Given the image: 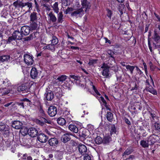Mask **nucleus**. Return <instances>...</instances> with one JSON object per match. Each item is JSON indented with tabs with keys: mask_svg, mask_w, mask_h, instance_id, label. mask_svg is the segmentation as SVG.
Wrapping results in <instances>:
<instances>
[{
	"mask_svg": "<svg viewBox=\"0 0 160 160\" xmlns=\"http://www.w3.org/2000/svg\"><path fill=\"white\" fill-rule=\"evenodd\" d=\"M125 122L128 125L131 124V122L127 118H125Z\"/></svg>",
	"mask_w": 160,
	"mask_h": 160,
	"instance_id": "nucleus-61",
	"label": "nucleus"
},
{
	"mask_svg": "<svg viewBox=\"0 0 160 160\" xmlns=\"http://www.w3.org/2000/svg\"><path fill=\"white\" fill-rule=\"evenodd\" d=\"M57 109L56 107L53 106L49 107L48 111V115L51 117L55 116L57 113Z\"/></svg>",
	"mask_w": 160,
	"mask_h": 160,
	"instance_id": "nucleus-6",
	"label": "nucleus"
},
{
	"mask_svg": "<svg viewBox=\"0 0 160 160\" xmlns=\"http://www.w3.org/2000/svg\"><path fill=\"white\" fill-rule=\"evenodd\" d=\"M109 130L111 134H112L114 133H116V130L115 125H111L109 127Z\"/></svg>",
	"mask_w": 160,
	"mask_h": 160,
	"instance_id": "nucleus-30",
	"label": "nucleus"
},
{
	"mask_svg": "<svg viewBox=\"0 0 160 160\" xmlns=\"http://www.w3.org/2000/svg\"><path fill=\"white\" fill-rule=\"evenodd\" d=\"M70 77L74 79V81H76V82H79V78L78 76H75L73 75H70Z\"/></svg>",
	"mask_w": 160,
	"mask_h": 160,
	"instance_id": "nucleus-48",
	"label": "nucleus"
},
{
	"mask_svg": "<svg viewBox=\"0 0 160 160\" xmlns=\"http://www.w3.org/2000/svg\"><path fill=\"white\" fill-rule=\"evenodd\" d=\"M32 4L31 2H23V6L22 8L26 7L27 8V11H29L32 9Z\"/></svg>",
	"mask_w": 160,
	"mask_h": 160,
	"instance_id": "nucleus-26",
	"label": "nucleus"
},
{
	"mask_svg": "<svg viewBox=\"0 0 160 160\" xmlns=\"http://www.w3.org/2000/svg\"><path fill=\"white\" fill-rule=\"evenodd\" d=\"M103 141L102 138L99 136L97 137L95 139V143L98 144L101 143Z\"/></svg>",
	"mask_w": 160,
	"mask_h": 160,
	"instance_id": "nucleus-45",
	"label": "nucleus"
},
{
	"mask_svg": "<svg viewBox=\"0 0 160 160\" xmlns=\"http://www.w3.org/2000/svg\"><path fill=\"white\" fill-rule=\"evenodd\" d=\"M12 103V102H11L9 103H8L4 105V106L6 107H8L10 105H11Z\"/></svg>",
	"mask_w": 160,
	"mask_h": 160,
	"instance_id": "nucleus-64",
	"label": "nucleus"
},
{
	"mask_svg": "<svg viewBox=\"0 0 160 160\" xmlns=\"http://www.w3.org/2000/svg\"><path fill=\"white\" fill-rule=\"evenodd\" d=\"M12 35L16 39L18 40L21 39L23 37V35L21 33V32H20L18 30L14 31L12 34Z\"/></svg>",
	"mask_w": 160,
	"mask_h": 160,
	"instance_id": "nucleus-12",
	"label": "nucleus"
},
{
	"mask_svg": "<svg viewBox=\"0 0 160 160\" xmlns=\"http://www.w3.org/2000/svg\"><path fill=\"white\" fill-rule=\"evenodd\" d=\"M63 154L64 152L63 151H57L55 155V157L58 159L61 160L63 158Z\"/></svg>",
	"mask_w": 160,
	"mask_h": 160,
	"instance_id": "nucleus-24",
	"label": "nucleus"
},
{
	"mask_svg": "<svg viewBox=\"0 0 160 160\" xmlns=\"http://www.w3.org/2000/svg\"><path fill=\"white\" fill-rule=\"evenodd\" d=\"M150 80H149L148 79H147L146 81L145 82V85L146 87H148L149 86H150V82H152L153 85H154V82L152 79V78L151 75H150Z\"/></svg>",
	"mask_w": 160,
	"mask_h": 160,
	"instance_id": "nucleus-38",
	"label": "nucleus"
},
{
	"mask_svg": "<svg viewBox=\"0 0 160 160\" xmlns=\"http://www.w3.org/2000/svg\"><path fill=\"white\" fill-rule=\"evenodd\" d=\"M154 35L153 36V39L154 42L158 43L160 41V36L158 34L156 33V31L154 32Z\"/></svg>",
	"mask_w": 160,
	"mask_h": 160,
	"instance_id": "nucleus-28",
	"label": "nucleus"
},
{
	"mask_svg": "<svg viewBox=\"0 0 160 160\" xmlns=\"http://www.w3.org/2000/svg\"><path fill=\"white\" fill-rule=\"evenodd\" d=\"M51 123L50 121L47 119V116L41 107V126L46 127V123L49 124Z\"/></svg>",
	"mask_w": 160,
	"mask_h": 160,
	"instance_id": "nucleus-3",
	"label": "nucleus"
},
{
	"mask_svg": "<svg viewBox=\"0 0 160 160\" xmlns=\"http://www.w3.org/2000/svg\"><path fill=\"white\" fill-rule=\"evenodd\" d=\"M30 25V28L32 30L36 29L38 27V24L35 21H31Z\"/></svg>",
	"mask_w": 160,
	"mask_h": 160,
	"instance_id": "nucleus-35",
	"label": "nucleus"
},
{
	"mask_svg": "<svg viewBox=\"0 0 160 160\" xmlns=\"http://www.w3.org/2000/svg\"><path fill=\"white\" fill-rule=\"evenodd\" d=\"M78 149L79 152L82 155L86 154L87 149L86 146L84 144H80L78 146Z\"/></svg>",
	"mask_w": 160,
	"mask_h": 160,
	"instance_id": "nucleus-7",
	"label": "nucleus"
},
{
	"mask_svg": "<svg viewBox=\"0 0 160 160\" xmlns=\"http://www.w3.org/2000/svg\"><path fill=\"white\" fill-rule=\"evenodd\" d=\"M150 116H151V117L153 119H154V118H155L156 117V115L155 114V113L153 112H151L150 113Z\"/></svg>",
	"mask_w": 160,
	"mask_h": 160,
	"instance_id": "nucleus-60",
	"label": "nucleus"
},
{
	"mask_svg": "<svg viewBox=\"0 0 160 160\" xmlns=\"http://www.w3.org/2000/svg\"><path fill=\"white\" fill-rule=\"evenodd\" d=\"M22 123L18 121H14L12 124V126L13 128L16 129H20L22 126Z\"/></svg>",
	"mask_w": 160,
	"mask_h": 160,
	"instance_id": "nucleus-10",
	"label": "nucleus"
},
{
	"mask_svg": "<svg viewBox=\"0 0 160 160\" xmlns=\"http://www.w3.org/2000/svg\"><path fill=\"white\" fill-rule=\"evenodd\" d=\"M35 11H37L38 12L40 11L39 9V5L37 3L36 0H35Z\"/></svg>",
	"mask_w": 160,
	"mask_h": 160,
	"instance_id": "nucleus-52",
	"label": "nucleus"
},
{
	"mask_svg": "<svg viewBox=\"0 0 160 160\" xmlns=\"http://www.w3.org/2000/svg\"><path fill=\"white\" fill-rule=\"evenodd\" d=\"M38 72L37 69L35 68H32L30 72V76L33 79H35L37 77Z\"/></svg>",
	"mask_w": 160,
	"mask_h": 160,
	"instance_id": "nucleus-16",
	"label": "nucleus"
},
{
	"mask_svg": "<svg viewBox=\"0 0 160 160\" xmlns=\"http://www.w3.org/2000/svg\"><path fill=\"white\" fill-rule=\"evenodd\" d=\"M67 77L65 75H62L58 77L57 80L60 82L62 83L67 79Z\"/></svg>",
	"mask_w": 160,
	"mask_h": 160,
	"instance_id": "nucleus-39",
	"label": "nucleus"
},
{
	"mask_svg": "<svg viewBox=\"0 0 160 160\" xmlns=\"http://www.w3.org/2000/svg\"><path fill=\"white\" fill-rule=\"evenodd\" d=\"M36 50L37 51V56L38 57V56H40V52H39V47H38V48H37V49H36Z\"/></svg>",
	"mask_w": 160,
	"mask_h": 160,
	"instance_id": "nucleus-62",
	"label": "nucleus"
},
{
	"mask_svg": "<svg viewBox=\"0 0 160 160\" xmlns=\"http://www.w3.org/2000/svg\"><path fill=\"white\" fill-rule=\"evenodd\" d=\"M97 59H90L88 64L90 66H93L97 63Z\"/></svg>",
	"mask_w": 160,
	"mask_h": 160,
	"instance_id": "nucleus-46",
	"label": "nucleus"
},
{
	"mask_svg": "<svg viewBox=\"0 0 160 160\" xmlns=\"http://www.w3.org/2000/svg\"><path fill=\"white\" fill-rule=\"evenodd\" d=\"M43 48L44 49H49L52 51H54L55 50V45H52L51 43L45 47H44Z\"/></svg>",
	"mask_w": 160,
	"mask_h": 160,
	"instance_id": "nucleus-32",
	"label": "nucleus"
},
{
	"mask_svg": "<svg viewBox=\"0 0 160 160\" xmlns=\"http://www.w3.org/2000/svg\"><path fill=\"white\" fill-rule=\"evenodd\" d=\"M16 40V39L14 37H13V36L12 35V36L8 37L7 41V43H11L13 41H15Z\"/></svg>",
	"mask_w": 160,
	"mask_h": 160,
	"instance_id": "nucleus-49",
	"label": "nucleus"
},
{
	"mask_svg": "<svg viewBox=\"0 0 160 160\" xmlns=\"http://www.w3.org/2000/svg\"><path fill=\"white\" fill-rule=\"evenodd\" d=\"M13 5L16 8L22 7L23 6V2L19 1H17L13 3Z\"/></svg>",
	"mask_w": 160,
	"mask_h": 160,
	"instance_id": "nucleus-29",
	"label": "nucleus"
},
{
	"mask_svg": "<svg viewBox=\"0 0 160 160\" xmlns=\"http://www.w3.org/2000/svg\"><path fill=\"white\" fill-rule=\"evenodd\" d=\"M49 20L52 22H55L57 20V18L55 15L52 12H50L48 14Z\"/></svg>",
	"mask_w": 160,
	"mask_h": 160,
	"instance_id": "nucleus-15",
	"label": "nucleus"
},
{
	"mask_svg": "<svg viewBox=\"0 0 160 160\" xmlns=\"http://www.w3.org/2000/svg\"><path fill=\"white\" fill-rule=\"evenodd\" d=\"M132 151L133 150L132 148H128L125 151L122 155V156H124L125 155H128L130 154Z\"/></svg>",
	"mask_w": 160,
	"mask_h": 160,
	"instance_id": "nucleus-43",
	"label": "nucleus"
},
{
	"mask_svg": "<svg viewBox=\"0 0 160 160\" xmlns=\"http://www.w3.org/2000/svg\"><path fill=\"white\" fill-rule=\"evenodd\" d=\"M89 134V131L87 130L84 129L82 132H80L79 136L81 137L86 138L88 137Z\"/></svg>",
	"mask_w": 160,
	"mask_h": 160,
	"instance_id": "nucleus-20",
	"label": "nucleus"
},
{
	"mask_svg": "<svg viewBox=\"0 0 160 160\" xmlns=\"http://www.w3.org/2000/svg\"><path fill=\"white\" fill-rule=\"evenodd\" d=\"M17 104L19 106H21V108H24V103L23 102H18Z\"/></svg>",
	"mask_w": 160,
	"mask_h": 160,
	"instance_id": "nucleus-58",
	"label": "nucleus"
},
{
	"mask_svg": "<svg viewBox=\"0 0 160 160\" xmlns=\"http://www.w3.org/2000/svg\"><path fill=\"white\" fill-rule=\"evenodd\" d=\"M44 96L46 99L48 101L52 100L54 97L53 93L51 91L46 93L44 94Z\"/></svg>",
	"mask_w": 160,
	"mask_h": 160,
	"instance_id": "nucleus-13",
	"label": "nucleus"
},
{
	"mask_svg": "<svg viewBox=\"0 0 160 160\" xmlns=\"http://www.w3.org/2000/svg\"><path fill=\"white\" fill-rule=\"evenodd\" d=\"M28 133L31 137H34L37 135L38 132L36 128H31L28 130Z\"/></svg>",
	"mask_w": 160,
	"mask_h": 160,
	"instance_id": "nucleus-9",
	"label": "nucleus"
},
{
	"mask_svg": "<svg viewBox=\"0 0 160 160\" xmlns=\"http://www.w3.org/2000/svg\"><path fill=\"white\" fill-rule=\"evenodd\" d=\"M135 68H136L137 72L138 74L140 75L142 73V72L140 69L137 66H135Z\"/></svg>",
	"mask_w": 160,
	"mask_h": 160,
	"instance_id": "nucleus-54",
	"label": "nucleus"
},
{
	"mask_svg": "<svg viewBox=\"0 0 160 160\" xmlns=\"http://www.w3.org/2000/svg\"><path fill=\"white\" fill-rule=\"evenodd\" d=\"M143 65L144 66V69L145 70V71L146 74L147 76V67L146 64L145 63L143 62Z\"/></svg>",
	"mask_w": 160,
	"mask_h": 160,
	"instance_id": "nucleus-59",
	"label": "nucleus"
},
{
	"mask_svg": "<svg viewBox=\"0 0 160 160\" xmlns=\"http://www.w3.org/2000/svg\"><path fill=\"white\" fill-rule=\"evenodd\" d=\"M89 82L90 85L92 87V88L94 91L95 93L93 94L98 99L101 103L103 104L107 109L110 111L111 109L107 105L106 102L105 100L103 97L100 94L97 89L95 86L93 85L92 82L90 81H89Z\"/></svg>",
	"mask_w": 160,
	"mask_h": 160,
	"instance_id": "nucleus-2",
	"label": "nucleus"
},
{
	"mask_svg": "<svg viewBox=\"0 0 160 160\" xmlns=\"http://www.w3.org/2000/svg\"><path fill=\"white\" fill-rule=\"evenodd\" d=\"M135 68V66H131L129 65H128L126 66L127 69L129 71L131 74H132L133 73V71Z\"/></svg>",
	"mask_w": 160,
	"mask_h": 160,
	"instance_id": "nucleus-44",
	"label": "nucleus"
},
{
	"mask_svg": "<svg viewBox=\"0 0 160 160\" xmlns=\"http://www.w3.org/2000/svg\"><path fill=\"white\" fill-rule=\"evenodd\" d=\"M51 44L53 45H56L58 42V40L57 38L55 36H53L52 37V39L51 40Z\"/></svg>",
	"mask_w": 160,
	"mask_h": 160,
	"instance_id": "nucleus-42",
	"label": "nucleus"
},
{
	"mask_svg": "<svg viewBox=\"0 0 160 160\" xmlns=\"http://www.w3.org/2000/svg\"><path fill=\"white\" fill-rule=\"evenodd\" d=\"M111 140V138L109 135L105 136L103 141L105 143H107L109 142Z\"/></svg>",
	"mask_w": 160,
	"mask_h": 160,
	"instance_id": "nucleus-51",
	"label": "nucleus"
},
{
	"mask_svg": "<svg viewBox=\"0 0 160 160\" xmlns=\"http://www.w3.org/2000/svg\"><path fill=\"white\" fill-rule=\"evenodd\" d=\"M70 80H69V82H68V81H66L64 82V84H62V87L65 89H69L70 88Z\"/></svg>",
	"mask_w": 160,
	"mask_h": 160,
	"instance_id": "nucleus-37",
	"label": "nucleus"
},
{
	"mask_svg": "<svg viewBox=\"0 0 160 160\" xmlns=\"http://www.w3.org/2000/svg\"><path fill=\"white\" fill-rule=\"evenodd\" d=\"M10 92V90L8 89L5 88H4V92L3 94H6Z\"/></svg>",
	"mask_w": 160,
	"mask_h": 160,
	"instance_id": "nucleus-57",
	"label": "nucleus"
},
{
	"mask_svg": "<svg viewBox=\"0 0 160 160\" xmlns=\"http://www.w3.org/2000/svg\"><path fill=\"white\" fill-rule=\"evenodd\" d=\"M106 118L108 121L111 122L113 118V114L111 112H107L106 114Z\"/></svg>",
	"mask_w": 160,
	"mask_h": 160,
	"instance_id": "nucleus-33",
	"label": "nucleus"
},
{
	"mask_svg": "<svg viewBox=\"0 0 160 160\" xmlns=\"http://www.w3.org/2000/svg\"><path fill=\"white\" fill-rule=\"evenodd\" d=\"M69 129L71 131L74 133H77L78 132V128L75 125L70 124L68 126Z\"/></svg>",
	"mask_w": 160,
	"mask_h": 160,
	"instance_id": "nucleus-21",
	"label": "nucleus"
},
{
	"mask_svg": "<svg viewBox=\"0 0 160 160\" xmlns=\"http://www.w3.org/2000/svg\"><path fill=\"white\" fill-rule=\"evenodd\" d=\"M140 144L142 147L144 148H148L149 145L147 140H144L140 142Z\"/></svg>",
	"mask_w": 160,
	"mask_h": 160,
	"instance_id": "nucleus-23",
	"label": "nucleus"
},
{
	"mask_svg": "<svg viewBox=\"0 0 160 160\" xmlns=\"http://www.w3.org/2000/svg\"><path fill=\"white\" fill-rule=\"evenodd\" d=\"M24 62L28 65H31L33 63L34 60L32 56L27 54L24 56Z\"/></svg>",
	"mask_w": 160,
	"mask_h": 160,
	"instance_id": "nucleus-5",
	"label": "nucleus"
},
{
	"mask_svg": "<svg viewBox=\"0 0 160 160\" xmlns=\"http://www.w3.org/2000/svg\"><path fill=\"white\" fill-rule=\"evenodd\" d=\"M57 121L58 124L62 126L65 125L66 123L65 120L62 118H58L57 119Z\"/></svg>",
	"mask_w": 160,
	"mask_h": 160,
	"instance_id": "nucleus-31",
	"label": "nucleus"
},
{
	"mask_svg": "<svg viewBox=\"0 0 160 160\" xmlns=\"http://www.w3.org/2000/svg\"><path fill=\"white\" fill-rule=\"evenodd\" d=\"M72 8H68L65 11V13L67 14L68 13H69L70 11H72Z\"/></svg>",
	"mask_w": 160,
	"mask_h": 160,
	"instance_id": "nucleus-56",
	"label": "nucleus"
},
{
	"mask_svg": "<svg viewBox=\"0 0 160 160\" xmlns=\"http://www.w3.org/2000/svg\"><path fill=\"white\" fill-rule=\"evenodd\" d=\"M82 8L72 12L71 14L72 16L77 18L81 17L84 14V11L86 12L90 7L89 3L87 0H82Z\"/></svg>",
	"mask_w": 160,
	"mask_h": 160,
	"instance_id": "nucleus-1",
	"label": "nucleus"
},
{
	"mask_svg": "<svg viewBox=\"0 0 160 160\" xmlns=\"http://www.w3.org/2000/svg\"><path fill=\"white\" fill-rule=\"evenodd\" d=\"M30 27L26 26H23L21 29V33L23 35H28L30 32Z\"/></svg>",
	"mask_w": 160,
	"mask_h": 160,
	"instance_id": "nucleus-8",
	"label": "nucleus"
},
{
	"mask_svg": "<svg viewBox=\"0 0 160 160\" xmlns=\"http://www.w3.org/2000/svg\"><path fill=\"white\" fill-rule=\"evenodd\" d=\"M110 68V66L105 63H103L101 66V68L103 69L102 72V75L105 77H108L109 75V69Z\"/></svg>",
	"mask_w": 160,
	"mask_h": 160,
	"instance_id": "nucleus-4",
	"label": "nucleus"
},
{
	"mask_svg": "<svg viewBox=\"0 0 160 160\" xmlns=\"http://www.w3.org/2000/svg\"><path fill=\"white\" fill-rule=\"evenodd\" d=\"M70 139L69 134L68 133H66L62 136L61 140L63 142H66L69 140Z\"/></svg>",
	"mask_w": 160,
	"mask_h": 160,
	"instance_id": "nucleus-22",
	"label": "nucleus"
},
{
	"mask_svg": "<svg viewBox=\"0 0 160 160\" xmlns=\"http://www.w3.org/2000/svg\"><path fill=\"white\" fill-rule=\"evenodd\" d=\"M154 126L156 130L160 131V125L159 123L155 122L154 124Z\"/></svg>",
	"mask_w": 160,
	"mask_h": 160,
	"instance_id": "nucleus-47",
	"label": "nucleus"
},
{
	"mask_svg": "<svg viewBox=\"0 0 160 160\" xmlns=\"http://www.w3.org/2000/svg\"><path fill=\"white\" fill-rule=\"evenodd\" d=\"M107 16L108 17L109 19H111V17L112 15V11L109 9H107Z\"/></svg>",
	"mask_w": 160,
	"mask_h": 160,
	"instance_id": "nucleus-50",
	"label": "nucleus"
},
{
	"mask_svg": "<svg viewBox=\"0 0 160 160\" xmlns=\"http://www.w3.org/2000/svg\"><path fill=\"white\" fill-rule=\"evenodd\" d=\"M149 27V25H148L147 24L146 25L145 28V32H147L148 31V29Z\"/></svg>",
	"mask_w": 160,
	"mask_h": 160,
	"instance_id": "nucleus-63",
	"label": "nucleus"
},
{
	"mask_svg": "<svg viewBox=\"0 0 160 160\" xmlns=\"http://www.w3.org/2000/svg\"><path fill=\"white\" fill-rule=\"evenodd\" d=\"M63 15L62 12H60L57 15V20L58 23H61L63 21Z\"/></svg>",
	"mask_w": 160,
	"mask_h": 160,
	"instance_id": "nucleus-25",
	"label": "nucleus"
},
{
	"mask_svg": "<svg viewBox=\"0 0 160 160\" xmlns=\"http://www.w3.org/2000/svg\"><path fill=\"white\" fill-rule=\"evenodd\" d=\"M4 130L5 131H8V129L6 128V124L2 122H0V131H2Z\"/></svg>",
	"mask_w": 160,
	"mask_h": 160,
	"instance_id": "nucleus-34",
	"label": "nucleus"
},
{
	"mask_svg": "<svg viewBox=\"0 0 160 160\" xmlns=\"http://www.w3.org/2000/svg\"><path fill=\"white\" fill-rule=\"evenodd\" d=\"M53 91L57 97L59 98L62 96V90L59 87L54 88Z\"/></svg>",
	"mask_w": 160,
	"mask_h": 160,
	"instance_id": "nucleus-11",
	"label": "nucleus"
},
{
	"mask_svg": "<svg viewBox=\"0 0 160 160\" xmlns=\"http://www.w3.org/2000/svg\"><path fill=\"white\" fill-rule=\"evenodd\" d=\"M108 53L110 55L111 57L114 58V57H113V55L114 54V52L110 50H108Z\"/></svg>",
	"mask_w": 160,
	"mask_h": 160,
	"instance_id": "nucleus-55",
	"label": "nucleus"
},
{
	"mask_svg": "<svg viewBox=\"0 0 160 160\" xmlns=\"http://www.w3.org/2000/svg\"><path fill=\"white\" fill-rule=\"evenodd\" d=\"M31 21H35L37 19V13L35 12L32 13L30 15Z\"/></svg>",
	"mask_w": 160,
	"mask_h": 160,
	"instance_id": "nucleus-41",
	"label": "nucleus"
},
{
	"mask_svg": "<svg viewBox=\"0 0 160 160\" xmlns=\"http://www.w3.org/2000/svg\"><path fill=\"white\" fill-rule=\"evenodd\" d=\"M28 88V85L27 84H23L18 87V92L26 91Z\"/></svg>",
	"mask_w": 160,
	"mask_h": 160,
	"instance_id": "nucleus-19",
	"label": "nucleus"
},
{
	"mask_svg": "<svg viewBox=\"0 0 160 160\" xmlns=\"http://www.w3.org/2000/svg\"><path fill=\"white\" fill-rule=\"evenodd\" d=\"M145 89L147 92H149L153 95H156L157 94V91L154 89L151 85L146 87Z\"/></svg>",
	"mask_w": 160,
	"mask_h": 160,
	"instance_id": "nucleus-14",
	"label": "nucleus"
},
{
	"mask_svg": "<svg viewBox=\"0 0 160 160\" xmlns=\"http://www.w3.org/2000/svg\"><path fill=\"white\" fill-rule=\"evenodd\" d=\"M10 57L8 55H4L0 56V63L4 62H9Z\"/></svg>",
	"mask_w": 160,
	"mask_h": 160,
	"instance_id": "nucleus-17",
	"label": "nucleus"
},
{
	"mask_svg": "<svg viewBox=\"0 0 160 160\" xmlns=\"http://www.w3.org/2000/svg\"><path fill=\"white\" fill-rule=\"evenodd\" d=\"M47 136L45 134L41 133V142H46L48 139Z\"/></svg>",
	"mask_w": 160,
	"mask_h": 160,
	"instance_id": "nucleus-36",
	"label": "nucleus"
},
{
	"mask_svg": "<svg viewBox=\"0 0 160 160\" xmlns=\"http://www.w3.org/2000/svg\"><path fill=\"white\" fill-rule=\"evenodd\" d=\"M58 6V2H55L52 6L53 10L57 13H58L59 12V8Z\"/></svg>",
	"mask_w": 160,
	"mask_h": 160,
	"instance_id": "nucleus-40",
	"label": "nucleus"
},
{
	"mask_svg": "<svg viewBox=\"0 0 160 160\" xmlns=\"http://www.w3.org/2000/svg\"><path fill=\"white\" fill-rule=\"evenodd\" d=\"M153 135H151L147 138V141L149 145L153 144L156 142V140L153 137Z\"/></svg>",
	"mask_w": 160,
	"mask_h": 160,
	"instance_id": "nucleus-27",
	"label": "nucleus"
},
{
	"mask_svg": "<svg viewBox=\"0 0 160 160\" xmlns=\"http://www.w3.org/2000/svg\"><path fill=\"white\" fill-rule=\"evenodd\" d=\"M84 160H91V158L88 154H85L84 157Z\"/></svg>",
	"mask_w": 160,
	"mask_h": 160,
	"instance_id": "nucleus-53",
	"label": "nucleus"
},
{
	"mask_svg": "<svg viewBox=\"0 0 160 160\" xmlns=\"http://www.w3.org/2000/svg\"><path fill=\"white\" fill-rule=\"evenodd\" d=\"M49 144L51 146H55L58 143V141L56 138H52L48 141Z\"/></svg>",
	"mask_w": 160,
	"mask_h": 160,
	"instance_id": "nucleus-18",
	"label": "nucleus"
}]
</instances>
